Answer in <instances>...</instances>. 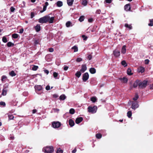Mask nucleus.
I'll use <instances>...</instances> for the list:
<instances>
[{
    "label": "nucleus",
    "instance_id": "nucleus-20",
    "mask_svg": "<svg viewBox=\"0 0 153 153\" xmlns=\"http://www.w3.org/2000/svg\"><path fill=\"white\" fill-rule=\"evenodd\" d=\"M56 4L57 6L58 7H61L63 5L62 2L60 1H58Z\"/></svg>",
    "mask_w": 153,
    "mask_h": 153
},
{
    "label": "nucleus",
    "instance_id": "nucleus-52",
    "mask_svg": "<svg viewBox=\"0 0 153 153\" xmlns=\"http://www.w3.org/2000/svg\"><path fill=\"white\" fill-rule=\"evenodd\" d=\"M15 10V9L13 7H11L10 8V10L11 12H13L14 11V10Z\"/></svg>",
    "mask_w": 153,
    "mask_h": 153
},
{
    "label": "nucleus",
    "instance_id": "nucleus-32",
    "mask_svg": "<svg viewBox=\"0 0 153 153\" xmlns=\"http://www.w3.org/2000/svg\"><path fill=\"white\" fill-rule=\"evenodd\" d=\"M150 23L148 24L149 26H152L153 25V19L149 20Z\"/></svg>",
    "mask_w": 153,
    "mask_h": 153
},
{
    "label": "nucleus",
    "instance_id": "nucleus-37",
    "mask_svg": "<svg viewBox=\"0 0 153 153\" xmlns=\"http://www.w3.org/2000/svg\"><path fill=\"white\" fill-rule=\"evenodd\" d=\"M56 152L57 153H63V151L60 148H59L58 149Z\"/></svg>",
    "mask_w": 153,
    "mask_h": 153
},
{
    "label": "nucleus",
    "instance_id": "nucleus-7",
    "mask_svg": "<svg viewBox=\"0 0 153 153\" xmlns=\"http://www.w3.org/2000/svg\"><path fill=\"white\" fill-rule=\"evenodd\" d=\"M139 107L138 103L136 102H132L131 108L132 109L135 110Z\"/></svg>",
    "mask_w": 153,
    "mask_h": 153
},
{
    "label": "nucleus",
    "instance_id": "nucleus-4",
    "mask_svg": "<svg viewBox=\"0 0 153 153\" xmlns=\"http://www.w3.org/2000/svg\"><path fill=\"white\" fill-rule=\"evenodd\" d=\"M61 125L60 123L58 121H54L52 123V126L55 128H59Z\"/></svg>",
    "mask_w": 153,
    "mask_h": 153
},
{
    "label": "nucleus",
    "instance_id": "nucleus-55",
    "mask_svg": "<svg viewBox=\"0 0 153 153\" xmlns=\"http://www.w3.org/2000/svg\"><path fill=\"white\" fill-rule=\"evenodd\" d=\"M6 78V77L5 76H3L1 78V80L3 81Z\"/></svg>",
    "mask_w": 153,
    "mask_h": 153
},
{
    "label": "nucleus",
    "instance_id": "nucleus-40",
    "mask_svg": "<svg viewBox=\"0 0 153 153\" xmlns=\"http://www.w3.org/2000/svg\"><path fill=\"white\" fill-rule=\"evenodd\" d=\"M96 137L98 139H100L102 137V135L100 134H96Z\"/></svg>",
    "mask_w": 153,
    "mask_h": 153
},
{
    "label": "nucleus",
    "instance_id": "nucleus-53",
    "mask_svg": "<svg viewBox=\"0 0 153 153\" xmlns=\"http://www.w3.org/2000/svg\"><path fill=\"white\" fill-rule=\"evenodd\" d=\"M54 112L58 113L59 111V109L57 108H54L53 109Z\"/></svg>",
    "mask_w": 153,
    "mask_h": 153
},
{
    "label": "nucleus",
    "instance_id": "nucleus-17",
    "mask_svg": "<svg viewBox=\"0 0 153 153\" xmlns=\"http://www.w3.org/2000/svg\"><path fill=\"white\" fill-rule=\"evenodd\" d=\"M35 89L36 90L40 91L42 89V87L40 85H38L35 86Z\"/></svg>",
    "mask_w": 153,
    "mask_h": 153
},
{
    "label": "nucleus",
    "instance_id": "nucleus-1",
    "mask_svg": "<svg viewBox=\"0 0 153 153\" xmlns=\"http://www.w3.org/2000/svg\"><path fill=\"white\" fill-rule=\"evenodd\" d=\"M42 151L45 153H52L54 149L52 146H47L43 148Z\"/></svg>",
    "mask_w": 153,
    "mask_h": 153
},
{
    "label": "nucleus",
    "instance_id": "nucleus-13",
    "mask_svg": "<svg viewBox=\"0 0 153 153\" xmlns=\"http://www.w3.org/2000/svg\"><path fill=\"white\" fill-rule=\"evenodd\" d=\"M126 46L125 45H123L122 48L121 50V52L123 54H125L126 52Z\"/></svg>",
    "mask_w": 153,
    "mask_h": 153
},
{
    "label": "nucleus",
    "instance_id": "nucleus-23",
    "mask_svg": "<svg viewBox=\"0 0 153 153\" xmlns=\"http://www.w3.org/2000/svg\"><path fill=\"white\" fill-rule=\"evenodd\" d=\"M7 89L6 88H4L2 91V95L5 96L6 95Z\"/></svg>",
    "mask_w": 153,
    "mask_h": 153
},
{
    "label": "nucleus",
    "instance_id": "nucleus-34",
    "mask_svg": "<svg viewBox=\"0 0 153 153\" xmlns=\"http://www.w3.org/2000/svg\"><path fill=\"white\" fill-rule=\"evenodd\" d=\"M132 115V113L131 111H129L127 113V116L129 118H130Z\"/></svg>",
    "mask_w": 153,
    "mask_h": 153
},
{
    "label": "nucleus",
    "instance_id": "nucleus-22",
    "mask_svg": "<svg viewBox=\"0 0 153 153\" xmlns=\"http://www.w3.org/2000/svg\"><path fill=\"white\" fill-rule=\"evenodd\" d=\"M88 1L87 0H82L81 4L84 6H86L87 4Z\"/></svg>",
    "mask_w": 153,
    "mask_h": 153
},
{
    "label": "nucleus",
    "instance_id": "nucleus-45",
    "mask_svg": "<svg viewBox=\"0 0 153 153\" xmlns=\"http://www.w3.org/2000/svg\"><path fill=\"white\" fill-rule=\"evenodd\" d=\"M138 98V96L137 94H135V96L133 98V99L134 100H137Z\"/></svg>",
    "mask_w": 153,
    "mask_h": 153
},
{
    "label": "nucleus",
    "instance_id": "nucleus-35",
    "mask_svg": "<svg viewBox=\"0 0 153 153\" xmlns=\"http://www.w3.org/2000/svg\"><path fill=\"white\" fill-rule=\"evenodd\" d=\"M69 113L71 114H73L75 113V110L73 108H71L69 110Z\"/></svg>",
    "mask_w": 153,
    "mask_h": 153
},
{
    "label": "nucleus",
    "instance_id": "nucleus-59",
    "mask_svg": "<svg viewBox=\"0 0 153 153\" xmlns=\"http://www.w3.org/2000/svg\"><path fill=\"white\" fill-rule=\"evenodd\" d=\"M23 31H24V30L23 28H22V29H21L20 30H19V33H23Z\"/></svg>",
    "mask_w": 153,
    "mask_h": 153
},
{
    "label": "nucleus",
    "instance_id": "nucleus-43",
    "mask_svg": "<svg viewBox=\"0 0 153 153\" xmlns=\"http://www.w3.org/2000/svg\"><path fill=\"white\" fill-rule=\"evenodd\" d=\"M2 41L4 43H6L7 42V40L6 37L4 36L2 38Z\"/></svg>",
    "mask_w": 153,
    "mask_h": 153
},
{
    "label": "nucleus",
    "instance_id": "nucleus-57",
    "mask_svg": "<svg viewBox=\"0 0 153 153\" xmlns=\"http://www.w3.org/2000/svg\"><path fill=\"white\" fill-rule=\"evenodd\" d=\"M149 60L148 59H146L145 60V64H148L149 63Z\"/></svg>",
    "mask_w": 153,
    "mask_h": 153
},
{
    "label": "nucleus",
    "instance_id": "nucleus-16",
    "mask_svg": "<svg viewBox=\"0 0 153 153\" xmlns=\"http://www.w3.org/2000/svg\"><path fill=\"white\" fill-rule=\"evenodd\" d=\"M35 28L36 31L39 32L40 30L41 27L38 24L36 25V26L35 27Z\"/></svg>",
    "mask_w": 153,
    "mask_h": 153
},
{
    "label": "nucleus",
    "instance_id": "nucleus-54",
    "mask_svg": "<svg viewBox=\"0 0 153 153\" xmlns=\"http://www.w3.org/2000/svg\"><path fill=\"white\" fill-rule=\"evenodd\" d=\"M68 68V67L66 66H65L64 67V70L65 71H67Z\"/></svg>",
    "mask_w": 153,
    "mask_h": 153
},
{
    "label": "nucleus",
    "instance_id": "nucleus-19",
    "mask_svg": "<svg viewBox=\"0 0 153 153\" xmlns=\"http://www.w3.org/2000/svg\"><path fill=\"white\" fill-rule=\"evenodd\" d=\"M89 71L91 74H94L96 73V71L95 69L94 68H90Z\"/></svg>",
    "mask_w": 153,
    "mask_h": 153
},
{
    "label": "nucleus",
    "instance_id": "nucleus-24",
    "mask_svg": "<svg viewBox=\"0 0 153 153\" xmlns=\"http://www.w3.org/2000/svg\"><path fill=\"white\" fill-rule=\"evenodd\" d=\"M73 1L74 0H68L67 3L68 5L69 6L73 4Z\"/></svg>",
    "mask_w": 153,
    "mask_h": 153
},
{
    "label": "nucleus",
    "instance_id": "nucleus-11",
    "mask_svg": "<svg viewBox=\"0 0 153 153\" xmlns=\"http://www.w3.org/2000/svg\"><path fill=\"white\" fill-rule=\"evenodd\" d=\"M83 120V118L82 117H79L76 118L75 122L76 124H79Z\"/></svg>",
    "mask_w": 153,
    "mask_h": 153
},
{
    "label": "nucleus",
    "instance_id": "nucleus-49",
    "mask_svg": "<svg viewBox=\"0 0 153 153\" xmlns=\"http://www.w3.org/2000/svg\"><path fill=\"white\" fill-rule=\"evenodd\" d=\"M82 37L83 38V40H86L87 39V37L85 36V35H82Z\"/></svg>",
    "mask_w": 153,
    "mask_h": 153
},
{
    "label": "nucleus",
    "instance_id": "nucleus-64",
    "mask_svg": "<svg viewBox=\"0 0 153 153\" xmlns=\"http://www.w3.org/2000/svg\"><path fill=\"white\" fill-rule=\"evenodd\" d=\"M76 151V149H75L74 150H73L72 152V153H75Z\"/></svg>",
    "mask_w": 153,
    "mask_h": 153
},
{
    "label": "nucleus",
    "instance_id": "nucleus-58",
    "mask_svg": "<svg viewBox=\"0 0 153 153\" xmlns=\"http://www.w3.org/2000/svg\"><path fill=\"white\" fill-rule=\"evenodd\" d=\"M92 58V56L91 55H89L88 57V59L89 60H91V59Z\"/></svg>",
    "mask_w": 153,
    "mask_h": 153
},
{
    "label": "nucleus",
    "instance_id": "nucleus-36",
    "mask_svg": "<svg viewBox=\"0 0 153 153\" xmlns=\"http://www.w3.org/2000/svg\"><path fill=\"white\" fill-rule=\"evenodd\" d=\"M18 35L17 34H13L12 35V37L14 39H16L18 37Z\"/></svg>",
    "mask_w": 153,
    "mask_h": 153
},
{
    "label": "nucleus",
    "instance_id": "nucleus-2",
    "mask_svg": "<svg viewBox=\"0 0 153 153\" xmlns=\"http://www.w3.org/2000/svg\"><path fill=\"white\" fill-rule=\"evenodd\" d=\"M147 81L146 80H144L141 82H139V87L141 88H145L147 86Z\"/></svg>",
    "mask_w": 153,
    "mask_h": 153
},
{
    "label": "nucleus",
    "instance_id": "nucleus-41",
    "mask_svg": "<svg viewBox=\"0 0 153 153\" xmlns=\"http://www.w3.org/2000/svg\"><path fill=\"white\" fill-rule=\"evenodd\" d=\"M58 76V74L56 72H54L53 73V76L54 78L55 79H57V77Z\"/></svg>",
    "mask_w": 153,
    "mask_h": 153
},
{
    "label": "nucleus",
    "instance_id": "nucleus-28",
    "mask_svg": "<svg viewBox=\"0 0 153 153\" xmlns=\"http://www.w3.org/2000/svg\"><path fill=\"white\" fill-rule=\"evenodd\" d=\"M9 74L12 77L16 75V73H15L14 71H11L9 73Z\"/></svg>",
    "mask_w": 153,
    "mask_h": 153
},
{
    "label": "nucleus",
    "instance_id": "nucleus-9",
    "mask_svg": "<svg viewBox=\"0 0 153 153\" xmlns=\"http://www.w3.org/2000/svg\"><path fill=\"white\" fill-rule=\"evenodd\" d=\"M137 71L139 73H143L145 71V68L143 67L140 66L137 69Z\"/></svg>",
    "mask_w": 153,
    "mask_h": 153
},
{
    "label": "nucleus",
    "instance_id": "nucleus-10",
    "mask_svg": "<svg viewBox=\"0 0 153 153\" xmlns=\"http://www.w3.org/2000/svg\"><path fill=\"white\" fill-rule=\"evenodd\" d=\"M113 53L114 56L116 57H118L120 56V52L117 50H115L114 51Z\"/></svg>",
    "mask_w": 153,
    "mask_h": 153
},
{
    "label": "nucleus",
    "instance_id": "nucleus-31",
    "mask_svg": "<svg viewBox=\"0 0 153 153\" xmlns=\"http://www.w3.org/2000/svg\"><path fill=\"white\" fill-rule=\"evenodd\" d=\"M121 64L123 66H124V67L126 66L127 65V63L126 62L125 60H123L122 61Z\"/></svg>",
    "mask_w": 153,
    "mask_h": 153
},
{
    "label": "nucleus",
    "instance_id": "nucleus-21",
    "mask_svg": "<svg viewBox=\"0 0 153 153\" xmlns=\"http://www.w3.org/2000/svg\"><path fill=\"white\" fill-rule=\"evenodd\" d=\"M139 81L138 80H137L133 84V87L134 88L136 87L138 85H139Z\"/></svg>",
    "mask_w": 153,
    "mask_h": 153
},
{
    "label": "nucleus",
    "instance_id": "nucleus-48",
    "mask_svg": "<svg viewBox=\"0 0 153 153\" xmlns=\"http://www.w3.org/2000/svg\"><path fill=\"white\" fill-rule=\"evenodd\" d=\"M82 59L81 58L79 57L76 60V61L77 62H80L82 61Z\"/></svg>",
    "mask_w": 153,
    "mask_h": 153
},
{
    "label": "nucleus",
    "instance_id": "nucleus-15",
    "mask_svg": "<svg viewBox=\"0 0 153 153\" xmlns=\"http://www.w3.org/2000/svg\"><path fill=\"white\" fill-rule=\"evenodd\" d=\"M69 124L71 127H72L74 126V123L72 120L70 119L69 120Z\"/></svg>",
    "mask_w": 153,
    "mask_h": 153
},
{
    "label": "nucleus",
    "instance_id": "nucleus-30",
    "mask_svg": "<svg viewBox=\"0 0 153 153\" xmlns=\"http://www.w3.org/2000/svg\"><path fill=\"white\" fill-rule=\"evenodd\" d=\"M125 26L130 29H131L132 28V26L131 25H128L127 24H126L125 25Z\"/></svg>",
    "mask_w": 153,
    "mask_h": 153
},
{
    "label": "nucleus",
    "instance_id": "nucleus-46",
    "mask_svg": "<svg viewBox=\"0 0 153 153\" xmlns=\"http://www.w3.org/2000/svg\"><path fill=\"white\" fill-rule=\"evenodd\" d=\"M46 8H47V7L44 5L43 7V10L41 11L40 12L41 13H42L44 12V11H45L46 9Z\"/></svg>",
    "mask_w": 153,
    "mask_h": 153
},
{
    "label": "nucleus",
    "instance_id": "nucleus-51",
    "mask_svg": "<svg viewBox=\"0 0 153 153\" xmlns=\"http://www.w3.org/2000/svg\"><path fill=\"white\" fill-rule=\"evenodd\" d=\"M0 104L1 105L5 106V103L4 102H0Z\"/></svg>",
    "mask_w": 153,
    "mask_h": 153
},
{
    "label": "nucleus",
    "instance_id": "nucleus-61",
    "mask_svg": "<svg viewBox=\"0 0 153 153\" xmlns=\"http://www.w3.org/2000/svg\"><path fill=\"white\" fill-rule=\"evenodd\" d=\"M53 51V48H50L49 49V51L50 52H52Z\"/></svg>",
    "mask_w": 153,
    "mask_h": 153
},
{
    "label": "nucleus",
    "instance_id": "nucleus-63",
    "mask_svg": "<svg viewBox=\"0 0 153 153\" xmlns=\"http://www.w3.org/2000/svg\"><path fill=\"white\" fill-rule=\"evenodd\" d=\"M93 21V19H89L88 20V21L89 22H92Z\"/></svg>",
    "mask_w": 153,
    "mask_h": 153
},
{
    "label": "nucleus",
    "instance_id": "nucleus-38",
    "mask_svg": "<svg viewBox=\"0 0 153 153\" xmlns=\"http://www.w3.org/2000/svg\"><path fill=\"white\" fill-rule=\"evenodd\" d=\"M14 45V44L11 42H9L7 43V46L8 47H10Z\"/></svg>",
    "mask_w": 153,
    "mask_h": 153
},
{
    "label": "nucleus",
    "instance_id": "nucleus-56",
    "mask_svg": "<svg viewBox=\"0 0 153 153\" xmlns=\"http://www.w3.org/2000/svg\"><path fill=\"white\" fill-rule=\"evenodd\" d=\"M50 89V87L49 85H47L46 87V89L47 90H49Z\"/></svg>",
    "mask_w": 153,
    "mask_h": 153
},
{
    "label": "nucleus",
    "instance_id": "nucleus-8",
    "mask_svg": "<svg viewBox=\"0 0 153 153\" xmlns=\"http://www.w3.org/2000/svg\"><path fill=\"white\" fill-rule=\"evenodd\" d=\"M89 78V75L88 73H85L84 74L83 76V78L82 79L85 82L86 80H87Z\"/></svg>",
    "mask_w": 153,
    "mask_h": 153
},
{
    "label": "nucleus",
    "instance_id": "nucleus-62",
    "mask_svg": "<svg viewBox=\"0 0 153 153\" xmlns=\"http://www.w3.org/2000/svg\"><path fill=\"white\" fill-rule=\"evenodd\" d=\"M9 138L10 140H13L14 139V137L13 136H10L9 137Z\"/></svg>",
    "mask_w": 153,
    "mask_h": 153
},
{
    "label": "nucleus",
    "instance_id": "nucleus-6",
    "mask_svg": "<svg viewBox=\"0 0 153 153\" xmlns=\"http://www.w3.org/2000/svg\"><path fill=\"white\" fill-rule=\"evenodd\" d=\"M47 22L50 23H52L54 22V17H51L49 15H47Z\"/></svg>",
    "mask_w": 153,
    "mask_h": 153
},
{
    "label": "nucleus",
    "instance_id": "nucleus-14",
    "mask_svg": "<svg viewBox=\"0 0 153 153\" xmlns=\"http://www.w3.org/2000/svg\"><path fill=\"white\" fill-rule=\"evenodd\" d=\"M124 9L125 10L127 11H129L131 9L130 4H126L125 6Z\"/></svg>",
    "mask_w": 153,
    "mask_h": 153
},
{
    "label": "nucleus",
    "instance_id": "nucleus-33",
    "mask_svg": "<svg viewBox=\"0 0 153 153\" xmlns=\"http://www.w3.org/2000/svg\"><path fill=\"white\" fill-rule=\"evenodd\" d=\"M75 75L77 77L79 78L81 75V73L80 71H77L75 74Z\"/></svg>",
    "mask_w": 153,
    "mask_h": 153
},
{
    "label": "nucleus",
    "instance_id": "nucleus-47",
    "mask_svg": "<svg viewBox=\"0 0 153 153\" xmlns=\"http://www.w3.org/2000/svg\"><path fill=\"white\" fill-rule=\"evenodd\" d=\"M8 117L9 119L10 120L13 119L14 118V117L13 115H9Z\"/></svg>",
    "mask_w": 153,
    "mask_h": 153
},
{
    "label": "nucleus",
    "instance_id": "nucleus-26",
    "mask_svg": "<svg viewBox=\"0 0 153 153\" xmlns=\"http://www.w3.org/2000/svg\"><path fill=\"white\" fill-rule=\"evenodd\" d=\"M127 74L129 75H131L132 74V73H131V70L130 68H128L127 69Z\"/></svg>",
    "mask_w": 153,
    "mask_h": 153
},
{
    "label": "nucleus",
    "instance_id": "nucleus-29",
    "mask_svg": "<svg viewBox=\"0 0 153 153\" xmlns=\"http://www.w3.org/2000/svg\"><path fill=\"white\" fill-rule=\"evenodd\" d=\"M72 49L74 50V52H77L78 51V47L76 46H74L72 47Z\"/></svg>",
    "mask_w": 153,
    "mask_h": 153
},
{
    "label": "nucleus",
    "instance_id": "nucleus-5",
    "mask_svg": "<svg viewBox=\"0 0 153 153\" xmlns=\"http://www.w3.org/2000/svg\"><path fill=\"white\" fill-rule=\"evenodd\" d=\"M47 16H45L39 19V22L41 23H44L47 22Z\"/></svg>",
    "mask_w": 153,
    "mask_h": 153
},
{
    "label": "nucleus",
    "instance_id": "nucleus-18",
    "mask_svg": "<svg viewBox=\"0 0 153 153\" xmlns=\"http://www.w3.org/2000/svg\"><path fill=\"white\" fill-rule=\"evenodd\" d=\"M120 79L122 82L123 83H126L128 81L126 77H123L122 78H120Z\"/></svg>",
    "mask_w": 153,
    "mask_h": 153
},
{
    "label": "nucleus",
    "instance_id": "nucleus-25",
    "mask_svg": "<svg viewBox=\"0 0 153 153\" xmlns=\"http://www.w3.org/2000/svg\"><path fill=\"white\" fill-rule=\"evenodd\" d=\"M66 97L64 94L61 95L59 97V99L61 100H64L66 98Z\"/></svg>",
    "mask_w": 153,
    "mask_h": 153
},
{
    "label": "nucleus",
    "instance_id": "nucleus-44",
    "mask_svg": "<svg viewBox=\"0 0 153 153\" xmlns=\"http://www.w3.org/2000/svg\"><path fill=\"white\" fill-rule=\"evenodd\" d=\"M84 19V17L83 16H81L79 18V21H80V22H82V21H83Z\"/></svg>",
    "mask_w": 153,
    "mask_h": 153
},
{
    "label": "nucleus",
    "instance_id": "nucleus-39",
    "mask_svg": "<svg viewBox=\"0 0 153 153\" xmlns=\"http://www.w3.org/2000/svg\"><path fill=\"white\" fill-rule=\"evenodd\" d=\"M71 22L68 21L66 23V26L67 27H69L71 26Z\"/></svg>",
    "mask_w": 153,
    "mask_h": 153
},
{
    "label": "nucleus",
    "instance_id": "nucleus-60",
    "mask_svg": "<svg viewBox=\"0 0 153 153\" xmlns=\"http://www.w3.org/2000/svg\"><path fill=\"white\" fill-rule=\"evenodd\" d=\"M44 72L46 74H48L49 73V71L47 70H45L44 71Z\"/></svg>",
    "mask_w": 153,
    "mask_h": 153
},
{
    "label": "nucleus",
    "instance_id": "nucleus-12",
    "mask_svg": "<svg viewBox=\"0 0 153 153\" xmlns=\"http://www.w3.org/2000/svg\"><path fill=\"white\" fill-rule=\"evenodd\" d=\"M87 70V67L85 65H83L82 66V68L80 70V71L84 73Z\"/></svg>",
    "mask_w": 153,
    "mask_h": 153
},
{
    "label": "nucleus",
    "instance_id": "nucleus-3",
    "mask_svg": "<svg viewBox=\"0 0 153 153\" xmlns=\"http://www.w3.org/2000/svg\"><path fill=\"white\" fill-rule=\"evenodd\" d=\"M88 111L92 114L95 113L97 110V107L96 106L93 107H88Z\"/></svg>",
    "mask_w": 153,
    "mask_h": 153
},
{
    "label": "nucleus",
    "instance_id": "nucleus-50",
    "mask_svg": "<svg viewBox=\"0 0 153 153\" xmlns=\"http://www.w3.org/2000/svg\"><path fill=\"white\" fill-rule=\"evenodd\" d=\"M112 1V0H105V2L106 3H110Z\"/></svg>",
    "mask_w": 153,
    "mask_h": 153
},
{
    "label": "nucleus",
    "instance_id": "nucleus-42",
    "mask_svg": "<svg viewBox=\"0 0 153 153\" xmlns=\"http://www.w3.org/2000/svg\"><path fill=\"white\" fill-rule=\"evenodd\" d=\"M38 68V67L37 66L34 65L33 67L32 68V69L33 71L36 70Z\"/></svg>",
    "mask_w": 153,
    "mask_h": 153
},
{
    "label": "nucleus",
    "instance_id": "nucleus-27",
    "mask_svg": "<svg viewBox=\"0 0 153 153\" xmlns=\"http://www.w3.org/2000/svg\"><path fill=\"white\" fill-rule=\"evenodd\" d=\"M97 100V98L96 97H92L91 98V100L93 102H95Z\"/></svg>",
    "mask_w": 153,
    "mask_h": 153
}]
</instances>
